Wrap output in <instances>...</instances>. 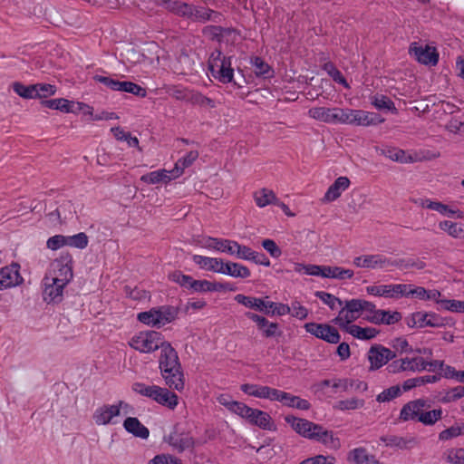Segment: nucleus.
<instances>
[{"label":"nucleus","instance_id":"1","mask_svg":"<svg viewBox=\"0 0 464 464\" xmlns=\"http://www.w3.org/2000/svg\"><path fill=\"white\" fill-rule=\"evenodd\" d=\"M159 367L169 388L179 392L184 389V374L179 358L169 342L161 345Z\"/></svg>","mask_w":464,"mask_h":464},{"label":"nucleus","instance_id":"2","mask_svg":"<svg viewBox=\"0 0 464 464\" xmlns=\"http://www.w3.org/2000/svg\"><path fill=\"white\" fill-rule=\"evenodd\" d=\"M442 418L441 408L430 410L427 400L417 399L405 403L401 409L399 420L401 421H416L426 426L434 425Z\"/></svg>","mask_w":464,"mask_h":464},{"label":"nucleus","instance_id":"3","mask_svg":"<svg viewBox=\"0 0 464 464\" xmlns=\"http://www.w3.org/2000/svg\"><path fill=\"white\" fill-rule=\"evenodd\" d=\"M231 56H225L219 50H215L208 60V70L212 76L222 83H233L237 88H242V84L234 80V69L232 68Z\"/></svg>","mask_w":464,"mask_h":464},{"label":"nucleus","instance_id":"4","mask_svg":"<svg viewBox=\"0 0 464 464\" xmlns=\"http://www.w3.org/2000/svg\"><path fill=\"white\" fill-rule=\"evenodd\" d=\"M166 343L161 333L150 330L140 332L133 336L130 345L140 353H148L161 349V345Z\"/></svg>","mask_w":464,"mask_h":464},{"label":"nucleus","instance_id":"5","mask_svg":"<svg viewBox=\"0 0 464 464\" xmlns=\"http://www.w3.org/2000/svg\"><path fill=\"white\" fill-rule=\"evenodd\" d=\"M72 263V256L69 253H62L60 257L54 260L53 272L49 273L53 277V284L61 282L67 285L72 281L73 277Z\"/></svg>","mask_w":464,"mask_h":464},{"label":"nucleus","instance_id":"6","mask_svg":"<svg viewBox=\"0 0 464 464\" xmlns=\"http://www.w3.org/2000/svg\"><path fill=\"white\" fill-rule=\"evenodd\" d=\"M396 357V352L382 344L375 343L370 347L367 353V359L370 362L369 371L379 370Z\"/></svg>","mask_w":464,"mask_h":464},{"label":"nucleus","instance_id":"7","mask_svg":"<svg viewBox=\"0 0 464 464\" xmlns=\"http://www.w3.org/2000/svg\"><path fill=\"white\" fill-rule=\"evenodd\" d=\"M304 327L307 333L329 343L335 344L341 340L339 332L334 326L329 324L306 323Z\"/></svg>","mask_w":464,"mask_h":464},{"label":"nucleus","instance_id":"8","mask_svg":"<svg viewBox=\"0 0 464 464\" xmlns=\"http://www.w3.org/2000/svg\"><path fill=\"white\" fill-rule=\"evenodd\" d=\"M409 53L420 63L425 65H436L439 62V53L435 47L420 45L418 43H411L409 47Z\"/></svg>","mask_w":464,"mask_h":464},{"label":"nucleus","instance_id":"9","mask_svg":"<svg viewBox=\"0 0 464 464\" xmlns=\"http://www.w3.org/2000/svg\"><path fill=\"white\" fill-rule=\"evenodd\" d=\"M167 441L179 453L194 448L195 440L189 432L180 431L176 425L173 430L165 438Z\"/></svg>","mask_w":464,"mask_h":464},{"label":"nucleus","instance_id":"10","mask_svg":"<svg viewBox=\"0 0 464 464\" xmlns=\"http://www.w3.org/2000/svg\"><path fill=\"white\" fill-rule=\"evenodd\" d=\"M128 408L130 405L123 401H119L118 404H104L97 408L92 415V419L97 425H107L112 418L119 416L121 408Z\"/></svg>","mask_w":464,"mask_h":464},{"label":"nucleus","instance_id":"11","mask_svg":"<svg viewBox=\"0 0 464 464\" xmlns=\"http://www.w3.org/2000/svg\"><path fill=\"white\" fill-rule=\"evenodd\" d=\"M52 274L45 275L44 277V291H43V299L47 304H59L63 300V289L66 285H63L61 282H55L53 284Z\"/></svg>","mask_w":464,"mask_h":464},{"label":"nucleus","instance_id":"12","mask_svg":"<svg viewBox=\"0 0 464 464\" xmlns=\"http://www.w3.org/2000/svg\"><path fill=\"white\" fill-rule=\"evenodd\" d=\"M362 313V299L346 300L344 306L339 311L338 316L334 320L336 324H342L341 322L351 324L357 320Z\"/></svg>","mask_w":464,"mask_h":464},{"label":"nucleus","instance_id":"13","mask_svg":"<svg viewBox=\"0 0 464 464\" xmlns=\"http://www.w3.org/2000/svg\"><path fill=\"white\" fill-rule=\"evenodd\" d=\"M366 291L369 295L375 296L400 299L405 295V284L370 285L367 286Z\"/></svg>","mask_w":464,"mask_h":464},{"label":"nucleus","instance_id":"14","mask_svg":"<svg viewBox=\"0 0 464 464\" xmlns=\"http://www.w3.org/2000/svg\"><path fill=\"white\" fill-rule=\"evenodd\" d=\"M353 264L357 267L371 269L385 268L391 266V265H397L396 263H392V258H388L387 256L381 254L356 256L353 259Z\"/></svg>","mask_w":464,"mask_h":464},{"label":"nucleus","instance_id":"15","mask_svg":"<svg viewBox=\"0 0 464 464\" xmlns=\"http://www.w3.org/2000/svg\"><path fill=\"white\" fill-rule=\"evenodd\" d=\"M285 421L300 436L310 439L313 430H320V424L312 422L306 419L295 417L294 415H286Z\"/></svg>","mask_w":464,"mask_h":464},{"label":"nucleus","instance_id":"16","mask_svg":"<svg viewBox=\"0 0 464 464\" xmlns=\"http://www.w3.org/2000/svg\"><path fill=\"white\" fill-rule=\"evenodd\" d=\"M19 267V265L14 264L0 269V290L15 286L23 281Z\"/></svg>","mask_w":464,"mask_h":464},{"label":"nucleus","instance_id":"17","mask_svg":"<svg viewBox=\"0 0 464 464\" xmlns=\"http://www.w3.org/2000/svg\"><path fill=\"white\" fill-rule=\"evenodd\" d=\"M404 294L403 297L433 301L441 295L440 292L436 289L427 290L423 286H417L412 284H405Z\"/></svg>","mask_w":464,"mask_h":464},{"label":"nucleus","instance_id":"18","mask_svg":"<svg viewBox=\"0 0 464 464\" xmlns=\"http://www.w3.org/2000/svg\"><path fill=\"white\" fill-rule=\"evenodd\" d=\"M246 420L251 424L266 430H276V427L271 416L261 410L253 409V412H249Z\"/></svg>","mask_w":464,"mask_h":464},{"label":"nucleus","instance_id":"19","mask_svg":"<svg viewBox=\"0 0 464 464\" xmlns=\"http://www.w3.org/2000/svg\"><path fill=\"white\" fill-rule=\"evenodd\" d=\"M384 119L378 113L365 111L362 110H354L352 125L371 126L382 123Z\"/></svg>","mask_w":464,"mask_h":464},{"label":"nucleus","instance_id":"20","mask_svg":"<svg viewBox=\"0 0 464 464\" xmlns=\"http://www.w3.org/2000/svg\"><path fill=\"white\" fill-rule=\"evenodd\" d=\"M309 436V440L320 442L327 448L336 450L340 447L339 439L334 435L333 431L325 430L322 425H320V430H313Z\"/></svg>","mask_w":464,"mask_h":464},{"label":"nucleus","instance_id":"21","mask_svg":"<svg viewBox=\"0 0 464 464\" xmlns=\"http://www.w3.org/2000/svg\"><path fill=\"white\" fill-rule=\"evenodd\" d=\"M309 436V440L320 442L327 448L336 450L340 447L339 439L334 435L333 431L325 430L322 425H320V430H313Z\"/></svg>","mask_w":464,"mask_h":464},{"label":"nucleus","instance_id":"22","mask_svg":"<svg viewBox=\"0 0 464 464\" xmlns=\"http://www.w3.org/2000/svg\"><path fill=\"white\" fill-rule=\"evenodd\" d=\"M402 315L400 312L394 311H386V310H378L375 312L374 315H367L366 320L374 324H394L401 321Z\"/></svg>","mask_w":464,"mask_h":464},{"label":"nucleus","instance_id":"23","mask_svg":"<svg viewBox=\"0 0 464 464\" xmlns=\"http://www.w3.org/2000/svg\"><path fill=\"white\" fill-rule=\"evenodd\" d=\"M219 274L227 275L235 278H247L251 272L246 266L231 261L223 262L219 266Z\"/></svg>","mask_w":464,"mask_h":464},{"label":"nucleus","instance_id":"24","mask_svg":"<svg viewBox=\"0 0 464 464\" xmlns=\"http://www.w3.org/2000/svg\"><path fill=\"white\" fill-rule=\"evenodd\" d=\"M350 183V179L347 177L341 176L337 178L334 182L328 188L324 194V200L325 202H332L337 199L343 191L349 188Z\"/></svg>","mask_w":464,"mask_h":464},{"label":"nucleus","instance_id":"25","mask_svg":"<svg viewBox=\"0 0 464 464\" xmlns=\"http://www.w3.org/2000/svg\"><path fill=\"white\" fill-rule=\"evenodd\" d=\"M152 400L170 410H174L179 403V397L175 392L160 386L158 387Z\"/></svg>","mask_w":464,"mask_h":464},{"label":"nucleus","instance_id":"26","mask_svg":"<svg viewBox=\"0 0 464 464\" xmlns=\"http://www.w3.org/2000/svg\"><path fill=\"white\" fill-rule=\"evenodd\" d=\"M234 299L236 302L244 305L246 308L253 309L255 311H258L264 314H266V312L267 301L263 298L238 294L234 297Z\"/></svg>","mask_w":464,"mask_h":464},{"label":"nucleus","instance_id":"27","mask_svg":"<svg viewBox=\"0 0 464 464\" xmlns=\"http://www.w3.org/2000/svg\"><path fill=\"white\" fill-rule=\"evenodd\" d=\"M347 459L354 464H382L374 455L369 454L367 450L362 447L352 450Z\"/></svg>","mask_w":464,"mask_h":464},{"label":"nucleus","instance_id":"28","mask_svg":"<svg viewBox=\"0 0 464 464\" xmlns=\"http://www.w3.org/2000/svg\"><path fill=\"white\" fill-rule=\"evenodd\" d=\"M124 429L133 436L140 439H148L150 436V430L145 427L138 418L128 417L123 421Z\"/></svg>","mask_w":464,"mask_h":464},{"label":"nucleus","instance_id":"29","mask_svg":"<svg viewBox=\"0 0 464 464\" xmlns=\"http://www.w3.org/2000/svg\"><path fill=\"white\" fill-rule=\"evenodd\" d=\"M206 247L234 256L236 241L225 238L208 237L206 240Z\"/></svg>","mask_w":464,"mask_h":464},{"label":"nucleus","instance_id":"30","mask_svg":"<svg viewBox=\"0 0 464 464\" xmlns=\"http://www.w3.org/2000/svg\"><path fill=\"white\" fill-rule=\"evenodd\" d=\"M41 105L52 110H58L62 112H76L74 102L64 98L43 100Z\"/></svg>","mask_w":464,"mask_h":464},{"label":"nucleus","instance_id":"31","mask_svg":"<svg viewBox=\"0 0 464 464\" xmlns=\"http://www.w3.org/2000/svg\"><path fill=\"white\" fill-rule=\"evenodd\" d=\"M156 311L158 312L160 327L175 321L179 314V308L173 305H161L156 307Z\"/></svg>","mask_w":464,"mask_h":464},{"label":"nucleus","instance_id":"32","mask_svg":"<svg viewBox=\"0 0 464 464\" xmlns=\"http://www.w3.org/2000/svg\"><path fill=\"white\" fill-rule=\"evenodd\" d=\"M198 158V150H190L184 157L180 158L175 164L173 169L169 170L172 177L179 178L183 174L184 169L193 164V162Z\"/></svg>","mask_w":464,"mask_h":464},{"label":"nucleus","instance_id":"33","mask_svg":"<svg viewBox=\"0 0 464 464\" xmlns=\"http://www.w3.org/2000/svg\"><path fill=\"white\" fill-rule=\"evenodd\" d=\"M195 264L200 268L219 273V266H222L223 260L216 257H208L200 255H194L192 257Z\"/></svg>","mask_w":464,"mask_h":464},{"label":"nucleus","instance_id":"34","mask_svg":"<svg viewBox=\"0 0 464 464\" xmlns=\"http://www.w3.org/2000/svg\"><path fill=\"white\" fill-rule=\"evenodd\" d=\"M250 63L254 68V72L257 77L268 79L273 77L274 71L271 66L266 63L263 58L259 56H254L250 60Z\"/></svg>","mask_w":464,"mask_h":464},{"label":"nucleus","instance_id":"35","mask_svg":"<svg viewBox=\"0 0 464 464\" xmlns=\"http://www.w3.org/2000/svg\"><path fill=\"white\" fill-rule=\"evenodd\" d=\"M387 447L397 448L400 450L408 449L415 443L414 439H406L396 435H385L380 439Z\"/></svg>","mask_w":464,"mask_h":464},{"label":"nucleus","instance_id":"36","mask_svg":"<svg viewBox=\"0 0 464 464\" xmlns=\"http://www.w3.org/2000/svg\"><path fill=\"white\" fill-rule=\"evenodd\" d=\"M172 179L175 178L172 177L171 172L166 169H160L141 176L140 180L148 184H158L160 182L167 183Z\"/></svg>","mask_w":464,"mask_h":464},{"label":"nucleus","instance_id":"37","mask_svg":"<svg viewBox=\"0 0 464 464\" xmlns=\"http://www.w3.org/2000/svg\"><path fill=\"white\" fill-rule=\"evenodd\" d=\"M404 372H421L427 369V361L420 357H404L401 358Z\"/></svg>","mask_w":464,"mask_h":464},{"label":"nucleus","instance_id":"38","mask_svg":"<svg viewBox=\"0 0 464 464\" xmlns=\"http://www.w3.org/2000/svg\"><path fill=\"white\" fill-rule=\"evenodd\" d=\"M439 227L454 238H464V224L462 223L443 220L439 223Z\"/></svg>","mask_w":464,"mask_h":464},{"label":"nucleus","instance_id":"39","mask_svg":"<svg viewBox=\"0 0 464 464\" xmlns=\"http://www.w3.org/2000/svg\"><path fill=\"white\" fill-rule=\"evenodd\" d=\"M254 199L259 208H265L270 204H277L276 194L268 188H262L254 193Z\"/></svg>","mask_w":464,"mask_h":464},{"label":"nucleus","instance_id":"40","mask_svg":"<svg viewBox=\"0 0 464 464\" xmlns=\"http://www.w3.org/2000/svg\"><path fill=\"white\" fill-rule=\"evenodd\" d=\"M324 277L334 278V279H350L353 276V271L351 269H345L341 266H325Z\"/></svg>","mask_w":464,"mask_h":464},{"label":"nucleus","instance_id":"41","mask_svg":"<svg viewBox=\"0 0 464 464\" xmlns=\"http://www.w3.org/2000/svg\"><path fill=\"white\" fill-rule=\"evenodd\" d=\"M187 102H189L192 105H198L211 109L216 107V102L214 100L194 90H190L188 96L187 97Z\"/></svg>","mask_w":464,"mask_h":464},{"label":"nucleus","instance_id":"42","mask_svg":"<svg viewBox=\"0 0 464 464\" xmlns=\"http://www.w3.org/2000/svg\"><path fill=\"white\" fill-rule=\"evenodd\" d=\"M372 104L377 110H386L391 111L393 114H397L398 111L395 107L394 102L386 95L383 94H376L371 98Z\"/></svg>","mask_w":464,"mask_h":464},{"label":"nucleus","instance_id":"43","mask_svg":"<svg viewBox=\"0 0 464 464\" xmlns=\"http://www.w3.org/2000/svg\"><path fill=\"white\" fill-rule=\"evenodd\" d=\"M13 90L24 99H37V96H39L35 84L24 85L20 82H14Z\"/></svg>","mask_w":464,"mask_h":464},{"label":"nucleus","instance_id":"44","mask_svg":"<svg viewBox=\"0 0 464 464\" xmlns=\"http://www.w3.org/2000/svg\"><path fill=\"white\" fill-rule=\"evenodd\" d=\"M353 111L354 110L349 108H334L332 124L340 123L352 125Z\"/></svg>","mask_w":464,"mask_h":464},{"label":"nucleus","instance_id":"45","mask_svg":"<svg viewBox=\"0 0 464 464\" xmlns=\"http://www.w3.org/2000/svg\"><path fill=\"white\" fill-rule=\"evenodd\" d=\"M364 405H365V401L363 399L353 397V398L338 401L334 405V408L335 410L345 411L362 409L364 407Z\"/></svg>","mask_w":464,"mask_h":464},{"label":"nucleus","instance_id":"46","mask_svg":"<svg viewBox=\"0 0 464 464\" xmlns=\"http://www.w3.org/2000/svg\"><path fill=\"white\" fill-rule=\"evenodd\" d=\"M334 108L314 107L308 111L311 118L332 124Z\"/></svg>","mask_w":464,"mask_h":464},{"label":"nucleus","instance_id":"47","mask_svg":"<svg viewBox=\"0 0 464 464\" xmlns=\"http://www.w3.org/2000/svg\"><path fill=\"white\" fill-rule=\"evenodd\" d=\"M119 92H129L134 94L138 97H145L147 95V91L140 85L132 82H120L119 86L117 87Z\"/></svg>","mask_w":464,"mask_h":464},{"label":"nucleus","instance_id":"48","mask_svg":"<svg viewBox=\"0 0 464 464\" xmlns=\"http://www.w3.org/2000/svg\"><path fill=\"white\" fill-rule=\"evenodd\" d=\"M462 435H464V423L456 422L454 425L440 431L439 433V440H449Z\"/></svg>","mask_w":464,"mask_h":464},{"label":"nucleus","instance_id":"49","mask_svg":"<svg viewBox=\"0 0 464 464\" xmlns=\"http://www.w3.org/2000/svg\"><path fill=\"white\" fill-rule=\"evenodd\" d=\"M323 69L329 74V76L332 77V79L335 82L342 84L345 88L350 87L346 79L344 78L343 73L340 72V70H338L336 68V66L334 65V63H332V62L325 63L323 65Z\"/></svg>","mask_w":464,"mask_h":464},{"label":"nucleus","instance_id":"50","mask_svg":"<svg viewBox=\"0 0 464 464\" xmlns=\"http://www.w3.org/2000/svg\"><path fill=\"white\" fill-rule=\"evenodd\" d=\"M423 208L438 211L442 215L452 217L456 211L452 210L448 205L439 201H432L430 199H424L421 202Z\"/></svg>","mask_w":464,"mask_h":464},{"label":"nucleus","instance_id":"51","mask_svg":"<svg viewBox=\"0 0 464 464\" xmlns=\"http://www.w3.org/2000/svg\"><path fill=\"white\" fill-rule=\"evenodd\" d=\"M157 313L158 312L156 311V307H154L149 311L139 313L137 318L140 323L160 328L159 324V315Z\"/></svg>","mask_w":464,"mask_h":464},{"label":"nucleus","instance_id":"52","mask_svg":"<svg viewBox=\"0 0 464 464\" xmlns=\"http://www.w3.org/2000/svg\"><path fill=\"white\" fill-rule=\"evenodd\" d=\"M314 295L324 304H327L331 310H335L343 304V302L340 298L324 291H317Z\"/></svg>","mask_w":464,"mask_h":464},{"label":"nucleus","instance_id":"53","mask_svg":"<svg viewBox=\"0 0 464 464\" xmlns=\"http://www.w3.org/2000/svg\"><path fill=\"white\" fill-rule=\"evenodd\" d=\"M266 312L265 314L266 315H285L290 314L291 309L290 306L282 303H275L272 301L266 302Z\"/></svg>","mask_w":464,"mask_h":464},{"label":"nucleus","instance_id":"54","mask_svg":"<svg viewBox=\"0 0 464 464\" xmlns=\"http://www.w3.org/2000/svg\"><path fill=\"white\" fill-rule=\"evenodd\" d=\"M227 29L218 25H207L202 29L204 36L212 41L221 42Z\"/></svg>","mask_w":464,"mask_h":464},{"label":"nucleus","instance_id":"55","mask_svg":"<svg viewBox=\"0 0 464 464\" xmlns=\"http://www.w3.org/2000/svg\"><path fill=\"white\" fill-rule=\"evenodd\" d=\"M401 395V389L399 385L392 386L388 389L383 390L376 397L378 402H389L395 398Z\"/></svg>","mask_w":464,"mask_h":464},{"label":"nucleus","instance_id":"56","mask_svg":"<svg viewBox=\"0 0 464 464\" xmlns=\"http://www.w3.org/2000/svg\"><path fill=\"white\" fill-rule=\"evenodd\" d=\"M89 243L88 236L84 232H80L73 236H67V246L84 249Z\"/></svg>","mask_w":464,"mask_h":464},{"label":"nucleus","instance_id":"57","mask_svg":"<svg viewBox=\"0 0 464 464\" xmlns=\"http://www.w3.org/2000/svg\"><path fill=\"white\" fill-rule=\"evenodd\" d=\"M392 263H396L398 265H391V266L404 267V268L415 267L418 270H421L426 266L425 262H423L422 260L412 259V258L392 259Z\"/></svg>","mask_w":464,"mask_h":464},{"label":"nucleus","instance_id":"58","mask_svg":"<svg viewBox=\"0 0 464 464\" xmlns=\"http://www.w3.org/2000/svg\"><path fill=\"white\" fill-rule=\"evenodd\" d=\"M169 279L186 289H191V285H193L192 282H194V278L192 276L184 275L180 271H175L170 274Z\"/></svg>","mask_w":464,"mask_h":464},{"label":"nucleus","instance_id":"59","mask_svg":"<svg viewBox=\"0 0 464 464\" xmlns=\"http://www.w3.org/2000/svg\"><path fill=\"white\" fill-rule=\"evenodd\" d=\"M158 387L157 385H146L143 382H134L131 388L134 392L152 400Z\"/></svg>","mask_w":464,"mask_h":464},{"label":"nucleus","instance_id":"60","mask_svg":"<svg viewBox=\"0 0 464 464\" xmlns=\"http://www.w3.org/2000/svg\"><path fill=\"white\" fill-rule=\"evenodd\" d=\"M300 268L296 267L295 270L297 272L303 271L304 274L309 276H322L324 277V266H318V265H297Z\"/></svg>","mask_w":464,"mask_h":464},{"label":"nucleus","instance_id":"61","mask_svg":"<svg viewBox=\"0 0 464 464\" xmlns=\"http://www.w3.org/2000/svg\"><path fill=\"white\" fill-rule=\"evenodd\" d=\"M253 409L249 406H247L246 403L236 401L232 403L230 411L240 416L243 419H247L249 416V412H253Z\"/></svg>","mask_w":464,"mask_h":464},{"label":"nucleus","instance_id":"62","mask_svg":"<svg viewBox=\"0 0 464 464\" xmlns=\"http://www.w3.org/2000/svg\"><path fill=\"white\" fill-rule=\"evenodd\" d=\"M209 12L210 8L194 5V10H192V17L190 20L199 23H206L210 18Z\"/></svg>","mask_w":464,"mask_h":464},{"label":"nucleus","instance_id":"63","mask_svg":"<svg viewBox=\"0 0 464 464\" xmlns=\"http://www.w3.org/2000/svg\"><path fill=\"white\" fill-rule=\"evenodd\" d=\"M46 246L51 250H57L64 246H67V236L55 235L48 238Z\"/></svg>","mask_w":464,"mask_h":464},{"label":"nucleus","instance_id":"64","mask_svg":"<svg viewBox=\"0 0 464 464\" xmlns=\"http://www.w3.org/2000/svg\"><path fill=\"white\" fill-rule=\"evenodd\" d=\"M291 315L299 320H304L308 316V309L303 306L298 301H294L290 306Z\"/></svg>","mask_w":464,"mask_h":464}]
</instances>
